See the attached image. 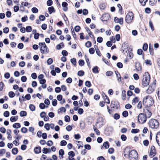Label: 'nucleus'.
Wrapping results in <instances>:
<instances>
[{
	"instance_id": "obj_55",
	"label": "nucleus",
	"mask_w": 160,
	"mask_h": 160,
	"mask_svg": "<svg viewBox=\"0 0 160 160\" xmlns=\"http://www.w3.org/2000/svg\"><path fill=\"white\" fill-rule=\"evenodd\" d=\"M103 40V38L102 37H99L97 38V41L99 43H101L102 42Z\"/></svg>"
},
{
	"instance_id": "obj_32",
	"label": "nucleus",
	"mask_w": 160,
	"mask_h": 160,
	"mask_svg": "<svg viewBox=\"0 0 160 160\" xmlns=\"http://www.w3.org/2000/svg\"><path fill=\"white\" fill-rule=\"evenodd\" d=\"M148 0H139V2L142 5L144 6L146 4V2L148 1Z\"/></svg>"
},
{
	"instance_id": "obj_28",
	"label": "nucleus",
	"mask_w": 160,
	"mask_h": 160,
	"mask_svg": "<svg viewBox=\"0 0 160 160\" xmlns=\"http://www.w3.org/2000/svg\"><path fill=\"white\" fill-rule=\"evenodd\" d=\"M63 43H61L60 44L56 46V48L57 49H60L62 48V47H63Z\"/></svg>"
},
{
	"instance_id": "obj_53",
	"label": "nucleus",
	"mask_w": 160,
	"mask_h": 160,
	"mask_svg": "<svg viewBox=\"0 0 160 160\" xmlns=\"http://www.w3.org/2000/svg\"><path fill=\"white\" fill-rule=\"evenodd\" d=\"M148 48V45L147 43H144L142 49L143 50H147Z\"/></svg>"
},
{
	"instance_id": "obj_40",
	"label": "nucleus",
	"mask_w": 160,
	"mask_h": 160,
	"mask_svg": "<svg viewBox=\"0 0 160 160\" xmlns=\"http://www.w3.org/2000/svg\"><path fill=\"white\" fill-rule=\"evenodd\" d=\"M65 121L66 122H69L70 121V117L66 115L65 117Z\"/></svg>"
},
{
	"instance_id": "obj_4",
	"label": "nucleus",
	"mask_w": 160,
	"mask_h": 160,
	"mask_svg": "<svg viewBox=\"0 0 160 160\" xmlns=\"http://www.w3.org/2000/svg\"><path fill=\"white\" fill-rule=\"evenodd\" d=\"M159 126L158 122L156 119H151L149 121V126L152 128L156 129Z\"/></svg>"
},
{
	"instance_id": "obj_3",
	"label": "nucleus",
	"mask_w": 160,
	"mask_h": 160,
	"mask_svg": "<svg viewBox=\"0 0 160 160\" xmlns=\"http://www.w3.org/2000/svg\"><path fill=\"white\" fill-rule=\"evenodd\" d=\"M128 157L130 160H136L138 157V153L135 150H132L129 153Z\"/></svg>"
},
{
	"instance_id": "obj_61",
	"label": "nucleus",
	"mask_w": 160,
	"mask_h": 160,
	"mask_svg": "<svg viewBox=\"0 0 160 160\" xmlns=\"http://www.w3.org/2000/svg\"><path fill=\"white\" fill-rule=\"evenodd\" d=\"M52 1L51 0H48L47 3V5L48 6H50L52 5Z\"/></svg>"
},
{
	"instance_id": "obj_30",
	"label": "nucleus",
	"mask_w": 160,
	"mask_h": 160,
	"mask_svg": "<svg viewBox=\"0 0 160 160\" xmlns=\"http://www.w3.org/2000/svg\"><path fill=\"white\" fill-rule=\"evenodd\" d=\"M132 51H130L128 52L127 56L130 58H132L133 57V54L132 52Z\"/></svg>"
},
{
	"instance_id": "obj_22",
	"label": "nucleus",
	"mask_w": 160,
	"mask_h": 160,
	"mask_svg": "<svg viewBox=\"0 0 160 160\" xmlns=\"http://www.w3.org/2000/svg\"><path fill=\"white\" fill-rule=\"evenodd\" d=\"M48 10L49 14H51L52 12H54L55 11L53 7H51L48 8Z\"/></svg>"
},
{
	"instance_id": "obj_2",
	"label": "nucleus",
	"mask_w": 160,
	"mask_h": 160,
	"mask_svg": "<svg viewBox=\"0 0 160 160\" xmlns=\"http://www.w3.org/2000/svg\"><path fill=\"white\" fill-rule=\"evenodd\" d=\"M153 103V100L150 96H146L143 98V104L146 106L150 107Z\"/></svg>"
},
{
	"instance_id": "obj_36",
	"label": "nucleus",
	"mask_w": 160,
	"mask_h": 160,
	"mask_svg": "<svg viewBox=\"0 0 160 160\" xmlns=\"http://www.w3.org/2000/svg\"><path fill=\"white\" fill-rule=\"evenodd\" d=\"M139 130L138 129H133L131 130V132L132 133H138Z\"/></svg>"
},
{
	"instance_id": "obj_51",
	"label": "nucleus",
	"mask_w": 160,
	"mask_h": 160,
	"mask_svg": "<svg viewBox=\"0 0 160 160\" xmlns=\"http://www.w3.org/2000/svg\"><path fill=\"white\" fill-rule=\"evenodd\" d=\"M113 74V72L111 71H107L106 73V75L108 76H111Z\"/></svg>"
},
{
	"instance_id": "obj_42",
	"label": "nucleus",
	"mask_w": 160,
	"mask_h": 160,
	"mask_svg": "<svg viewBox=\"0 0 160 160\" xmlns=\"http://www.w3.org/2000/svg\"><path fill=\"white\" fill-rule=\"evenodd\" d=\"M9 96L10 98H12L15 96V93L13 92H9Z\"/></svg>"
},
{
	"instance_id": "obj_54",
	"label": "nucleus",
	"mask_w": 160,
	"mask_h": 160,
	"mask_svg": "<svg viewBox=\"0 0 160 160\" xmlns=\"http://www.w3.org/2000/svg\"><path fill=\"white\" fill-rule=\"evenodd\" d=\"M149 2L150 5H153L156 3L157 1L156 0H150Z\"/></svg>"
},
{
	"instance_id": "obj_18",
	"label": "nucleus",
	"mask_w": 160,
	"mask_h": 160,
	"mask_svg": "<svg viewBox=\"0 0 160 160\" xmlns=\"http://www.w3.org/2000/svg\"><path fill=\"white\" fill-rule=\"evenodd\" d=\"M11 130L10 129H8L7 132V134L8 135V139H11L12 136L11 135Z\"/></svg>"
},
{
	"instance_id": "obj_1",
	"label": "nucleus",
	"mask_w": 160,
	"mask_h": 160,
	"mask_svg": "<svg viewBox=\"0 0 160 160\" xmlns=\"http://www.w3.org/2000/svg\"><path fill=\"white\" fill-rule=\"evenodd\" d=\"M150 79V75L148 72L144 73L142 80V85L144 87L148 86L149 83Z\"/></svg>"
},
{
	"instance_id": "obj_34",
	"label": "nucleus",
	"mask_w": 160,
	"mask_h": 160,
	"mask_svg": "<svg viewBox=\"0 0 160 160\" xmlns=\"http://www.w3.org/2000/svg\"><path fill=\"white\" fill-rule=\"evenodd\" d=\"M99 7L101 10H104L105 8V4L104 3L101 4L99 5Z\"/></svg>"
},
{
	"instance_id": "obj_12",
	"label": "nucleus",
	"mask_w": 160,
	"mask_h": 160,
	"mask_svg": "<svg viewBox=\"0 0 160 160\" xmlns=\"http://www.w3.org/2000/svg\"><path fill=\"white\" fill-rule=\"evenodd\" d=\"M130 150L128 148H125L123 151V154L124 156L125 157H127L128 156V154H129V153L130 152Z\"/></svg>"
},
{
	"instance_id": "obj_20",
	"label": "nucleus",
	"mask_w": 160,
	"mask_h": 160,
	"mask_svg": "<svg viewBox=\"0 0 160 160\" xmlns=\"http://www.w3.org/2000/svg\"><path fill=\"white\" fill-rule=\"evenodd\" d=\"M85 29L90 37H91V35H92V37H94V36L92 34V32L90 31V30H89V29L88 28L86 27Z\"/></svg>"
},
{
	"instance_id": "obj_57",
	"label": "nucleus",
	"mask_w": 160,
	"mask_h": 160,
	"mask_svg": "<svg viewBox=\"0 0 160 160\" xmlns=\"http://www.w3.org/2000/svg\"><path fill=\"white\" fill-rule=\"evenodd\" d=\"M121 138L122 141H125L127 139V137L125 135L122 134L121 136Z\"/></svg>"
},
{
	"instance_id": "obj_64",
	"label": "nucleus",
	"mask_w": 160,
	"mask_h": 160,
	"mask_svg": "<svg viewBox=\"0 0 160 160\" xmlns=\"http://www.w3.org/2000/svg\"><path fill=\"white\" fill-rule=\"evenodd\" d=\"M3 115L5 117H8L9 115V112L8 111H6L4 112Z\"/></svg>"
},
{
	"instance_id": "obj_59",
	"label": "nucleus",
	"mask_w": 160,
	"mask_h": 160,
	"mask_svg": "<svg viewBox=\"0 0 160 160\" xmlns=\"http://www.w3.org/2000/svg\"><path fill=\"white\" fill-rule=\"evenodd\" d=\"M133 77L134 79L138 80L139 79V76L138 74L136 73L134 74L133 75Z\"/></svg>"
},
{
	"instance_id": "obj_17",
	"label": "nucleus",
	"mask_w": 160,
	"mask_h": 160,
	"mask_svg": "<svg viewBox=\"0 0 160 160\" xmlns=\"http://www.w3.org/2000/svg\"><path fill=\"white\" fill-rule=\"evenodd\" d=\"M122 50H128V47L127 43H123L122 46Z\"/></svg>"
},
{
	"instance_id": "obj_14",
	"label": "nucleus",
	"mask_w": 160,
	"mask_h": 160,
	"mask_svg": "<svg viewBox=\"0 0 160 160\" xmlns=\"http://www.w3.org/2000/svg\"><path fill=\"white\" fill-rule=\"evenodd\" d=\"M34 150L35 153L37 154L41 152V149L40 147H35Z\"/></svg>"
},
{
	"instance_id": "obj_26",
	"label": "nucleus",
	"mask_w": 160,
	"mask_h": 160,
	"mask_svg": "<svg viewBox=\"0 0 160 160\" xmlns=\"http://www.w3.org/2000/svg\"><path fill=\"white\" fill-rule=\"evenodd\" d=\"M136 68L138 71H140L141 70V67L139 63L136 64Z\"/></svg>"
},
{
	"instance_id": "obj_15",
	"label": "nucleus",
	"mask_w": 160,
	"mask_h": 160,
	"mask_svg": "<svg viewBox=\"0 0 160 160\" xmlns=\"http://www.w3.org/2000/svg\"><path fill=\"white\" fill-rule=\"evenodd\" d=\"M59 157L60 158H63V155L64 154V152L63 150L61 149L59 151Z\"/></svg>"
},
{
	"instance_id": "obj_11",
	"label": "nucleus",
	"mask_w": 160,
	"mask_h": 160,
	"mask_svg": "<svg viewBox=\"0 0 160 160\" xmlns=\"http://www.w3.org/2000/svg\"><path fill=\"white\" fill-rule=\"evenodd\" d=\"M40 50H47V47L44 42L39 43Z\"/></svg>"
},
{
	"instance_id": "obj_43",
	"label": "nucleus",
	"mask_w": 160,
	"mask_h": 160,
	"mask_svg": "<svg viewBox=\"0 0 160 160\" xmlns=\"http://www.w3.org/2000/svg\"><path fill=\"white\" fill-rule=\"evenodd\" d=\"M149 26L151 28L152 31L154 30V28L153 27L152 22L151 21H150L149 22Z\"/></svg>"
},
{
	"instance_id": "obj_37",
	"label": "nucleus",
	"mask_w": 160,
	"mask_h": 160,
	"mask_svg": "<svg viewBox=\"0 0 160 160\" xmlns=\"http://www.w3.org/2000/svg\"><path fill=\"white\" fill-rule=\"evenodd\" d=\"M84 71L82 70L79 71L78 73V75L79 76H82L84 75Z\"/></svg>"
},
{
	"instance_id": "obj_9",
	"label": "nucleus",
	"mask_w": 160,
	"mask_h": 160,
	"mask_svg": "<svg viewBox=\"0 0 160 160\" xmlns=\"http://www.w3.org/2000/svg\"><path fill=\"white\" fill-rule=\"evenodd\" d=\"M156 154L155 147L154 146H152L151 148V151L149 153L150 157H153Z\"/></svg>"
},
{
	"instance_id": "obj_49",
	"label": "nucleus",
	"mask_w": 160,
	"mask_h": 160,
	"mask_svg": "<svg viewBox=\"0 0 160 160\" xmlns=\"http://www.w3.org/2000/svg\"><path fill=\"white\" fill-rule=\"evenodd\" d=\"M26 31L27 32H30L32 31V28L30 26H28L26 27Z\"/></svg>"
},
{
	"instance_id": "obj_31",
	"label": "nucleus",
	"mask_w": 160,
	"mask_h": 160,
	"mask_svg": "<svg viewBox=\"0 0 160 160\" xmlns=\"http://www.w3.org/2000/svg\"><path fill=\"white\" fill-rule=\"evenodd\" d=\"M29 108L32 111H34L35 109V107L34 105L33 104H31L29 105Z\"/></svg>"
},
{
	"instance_id": "obj_29",
	"label": "nucleus",
	"mask_w": 160,
	"mask_h": 160,
	"mask_svg": "<svg viewBox=\"0 0 160 160\" xmlns=\"http://www.w3.org/2000/svg\"><path fill=\"white\" fill-rule=\"evenodd\" d=\"M18 152V149L17 148H13L12 150V152L13 154L15 155Z\"/></svg>"
},
{
	"instance_id": "obj_5",
	"label": "nucleus",
	"mask_w": 160,
	"mask_h": 160,
	"mask_svg": "<svg viewBox=\"0 0 160 160\" xmlns=\"http://www.w3.org/2000/svg\"><path fill=\"white\" fill-rule=\"evenodd\" d=\"M138 119L139 123L143 124L146 121V116L144 113H140L138 116Z\"/></svg>"
},
{
	"instance_id": "obj_8",
	"label": "nucleus",
	"mask_w": 160,
	"mask_h": 160,
	"mask_svg": "<svg viewBox=\"0 0 160 160\" xmlns=\"http://www.w3.org/2000/svg\"><path fill=\"white\" fill-rule=\"evenodd\" d=\"M110 15L108 13H105L102 15L101 20L102 21H107L110 18Z\"/></svg>"
},
{
	"instance_id": "obj_13",
	"label": "nucleus",
	"mask_w": 160,
	"mask_h": 160,
	"mask_svg": "<svg viewBox=\"0 0 160 160\" xmlns=\"http://www.w3.org/2000/svg\"><path fill=\"white\" fill-rule=\"evenodd\" d=\"M156 139L157 143L159 146H160V132H159L157 133Z\"/></svg>"
},
{
	"instance_id": "obj_16",
	"label": "nucleus",
	"mask_w": 160,
	"mask_h": 160,
	"mask_svg": "<svg viewBox=\"0 0 160 160\" xmlns=\"http://www.w3.org/2000/svg\"><path fill=\"white\" fill-rule=\"evenodd\" d=\"M115 73L116 75V77L118 79V82H120L121 80V77L120 74H119V72L118 71H115Z\"/></svg>"
},
{
	"instance_id": "obj_7",
	"label": "nucleus",
	"mask_w": 160,
	"mask_h": 160,
	"mask_svg": "<svg viewBox=\"0 0 160 160\" xmlns=\"http://www.w3.org/2000/svg\"><path fill=\"white\" fill-rule=\"evenodd\" d=\"M156 82V80H154L153 82L150 85L147 90V93H151L154 91L155 88Z\"/></svg>"
},
{
	"instance_id": "obj_60",
	"label": "nucleus",
	"mask_w": 160,
	"mask_h": 160,
	"mask_svg": "<svg viewBox=\"0 0 160 160\" xmlns=\"http://www.w3.org/2000/svg\"><path fill=\"white\" fill-rule=\"evenodd\" d=\"M46 107L45 105L43 103H41L39 104V107L41 109H44Z\"/></svg>"
},
{
	"instance_id": "obj_47",
	"label": "nucleus",
	"mask_w": 160,
	"mask_h": 160,
	"mask_svg": "<svg viewBox=\"0 0 160 160\" xmlns=\"http://www.w3.org/2000/svg\"><path fill=\"white\" fill-rule=\"evenodd\" d=\"M44 128L47 130H49L50 129L49 124L46 123L44 125Z\"/></svg>"
},
{
	"instance_id": "obj_62",
	"label": "nucleus",
	"mask_w": 160,
	"mask_h": 160,
	"mask_svg": "<svg viewBox=\"0 0 160 160\" xmlns=\"http://www.w3.org/2000/svg\"><path fill=\"white\" fill-rule=\"evenodd\" d=\"M31 77L33 79H36L37 78V75L35 73L33 72L31 74Z\"/></svg>"
},
{
	"instance_id": "obj_39",
	"label": "nucleus",
	"mask_w": 160,
	"mask_h": 160,
	"mask_svg": "<svg viewBox=\"0 0 160 160\" xmlns=\"http://www.w3.org/2000/svg\"><path fill=\"white\" fill-rule=\"evenodd\" d=\"M76 60L75 58H72L71 59V62L74 66L76 64Z\"/></svg>"
},
{
	"instance_id": "obj_44",
	"label": "nucleus",
	"mask_w": 160,
	"mask_h": 160,
	"mask_svg": "<svg viewBox=\"0 0 160 160\" xmlns=\"http://www.w3.org/2000/svg\"><path fill=\"white\" fill-rule=\"evenodd\" d=\"M68 154L69 156H71L72 157H74L75 156V153L72 151L69 152L68 153Z\"/></svg>"
},
{
	"instance_id": "obj_46",
	"label": "nucleus",
	"mask_w": 160,
	"mask_h": 160,
	"mask_svg": "<svg viewBox=\"0 0 160 160\" xmlns=\"http://www.w3.org/2000/svg\"><path fill=\"white\" fill-rule=\"evenodd\" d=\"M122 115L124 117H126L128 115V112L126 111H124L122 113Z\"/></svg>"
},
{
	"instance_id": "obj_58",
	"label": "nucleus",
	"mask_w": 160,
	"mask_h": 160,
	"mask_svg": "<svg viewBox=\"0 0 160 160\" xmlns=\"http://www.w3.org/2000/svg\"><path fill=\"white\" fill-rule=\"evenodd\" d=\"M145 63L147 65H151L152 64L151 61L150 60H145Z\"/></svg>"
},
{
	"instance_id": "obj_52",
	"label": "nucleus",
	"mask_w": 160,
	"mask_h": 160,
	"mask_svg": "<svg viewBox=\"0 0 160 160\" xmlns=\"http://www.w3.org/2000/svg\"><path fill=\"white\" fill-rule=\"evenodd\" d=\"M78 63L80 66H82L84 65V62L83 60H80L78 62Z\"/></svg>"
},
{
	"instance_id": "obj_50",
	"label": "nucleus",
	"mask_w": 160,
	"mask_h": 160,
	"mask_svg": "<svg viewBox=\"0 0 160 160\" xmlns=\"http://www.w3.org/2000/svg\"><path fill=\"white\" fill-rule=\"evenodd\" d=\"M60 145L61 146H65L67 144V142L65 140H62L61 142H60Z\"/></svg>"
},
{
	"instance_id": "obj_38",
	"label": "nucleus",
	"mask_w": 160,
	"mask_h": 160,
	"mask_svg": "<svg viewBox=\"0 0 160 160\" xmlns=\"http://www.w3.org/2000/svg\"><path fill=\"white\" fill-rule=\"evenodd\" d=\"M31 10L33 13H36L38 12V9L34 7L32 8Z\"/></svg>"
},
{
	"instance_id": "obj_23",
	"label": "nucleus",
	"mask_w": 160,
	"mask_h": 160,
	"mask_svg": "<svg viewBox=\"0 0 160 160\" xmlns=\"http://www.w3.org/2000/svg\"><path fill=\"white\" fill-rule=\"evenodd\" d=\"M139 101L138 98L136 97L132 101V104L133 105H134L137 102Z\"/></svg>"
},
{
	"instance_id": "obj_56",
	"label": "nucleus",
	"mask_w": 160,
	"mask_h": 160,
	"mask_svg": "<svg viewBox=\"0 0 160 160\" xmlns=\"http://www.w3.org/2000/svg\"><path fill=\"white\" fill-rule=\"evenodd\" d=\"M117 66L119 68H121L123 67V65L121 62H118L117 64Z\"/></svg>"
},
{
	"instance_id": "obj_19",
	"label": "nucleus",
	"mask_w": 160,
	"mask_h": 160,
	"mask_svg": "<svg viewBox=\"0 0 160 160\" xmlns=\"http://www.w3.org/2000/svg\"><path fill=\"white\" fill-rule=\"evenodd\" d=\"M13 127L15 128H18L21 127V125L19 123H16L13 124Z\"/></svg>"
},
{
	"instance_id": "obj_48",
	"label": "nucleus",
	"mask_w": 160,
	"mask_h": 160,
	"mask_svg": "<svg viewBox=\"0 0 160 160\" xmlns=\"http://www.w3.org/2000/svg\"><path fill=\"white\" fill-rule=\"evenodd\" d=\"M85 85L87 87H90L91 86V83L90 82L88 81H86L85 82Z\"/></svg>"
},
{
	"instance_id": "obj_25",
	"label": "nucleus",
	"mask_w": 160,
	"mask_h": 160,
	"mask_svg": "<svg viewBox=\"0 0 160 160\" xmlns=\"http://www.w3.org/2000/svg\"><path fill=\"white\" fill-rule=\"evenodd\" d=\"M93 129L94 131L96 133V134L98 135H100V132L99 130L95 127L94 126H93Z\"/></svg>"
},
{
	"instance_id": "obj_41",
	"label": "nucleus",
	"mask_w": 160,
	"mask_h": 160,
	"mask_svg": "<svg viewBox=\"0 0 160 160\" xmlns=\"http://www.w3.org/2000/svg\"><path fill=\"white\" fill-rule=\"evenodd\" d=\"M27 131V129L25 127H23L21 129V132L23 133H26Z\"/></svg>"
},
{
	"instance_id": "obj_27",
	"label": "nucleus",
	"mask_w": 160,
	"mask_h": 160,
	"mask_svg": "<svg viewBox=\"0 0 160 160\" xmlns=\"http://www.w3.org/2000/svg\"><path fill=\"white\" fill-rule=\"evenodd\" d=\"M27 112L25 111H21L20 113V115L21 117H22L27 115Z\"/></svg>"
},
{
	"instance_id": "obj_21",
	"label": "nucleus",
	"mask_w": 160,
	"mask_h": 160,
	"mask_svg": "<svg viewBox=\"0 0 160 160\" xmlns=\"http://www.w3.org/2000/svg\"><path fill=\"white\" fill-rule=\"evenodd\" d=\"M93 72L95 73H98L99 72V71L98 70V67L97 66H95L92 69Z\"/></svg>"
},
{
	"instance_id": "obj_6",
	"label": "nucleus",
	"mask_w": 160,
	"mask_h": 160,
	"mask_svg": "<svg viewBox=\"0 0 160 160\" xmlns=\"http://www.w3.org/2000/svg\"><path fill=\"white\" fill-rule=\"evenodd\" d=\"M133 15L132 12H129L128 13L125 18V21L128 23H131L133 20Z\"/></svg>"
},
{
	"instance_id": "obj_33",
	"label": "nucleus",
	"mask_w": 160,
	"mask_h": 160,
	"mask_svg": "<svg viewBox=\"0 0 160 160\" xmlns=\"http://www.w3.org/2000/svg\"><path fill=\"white\" fill-rule=\"evenodd\" d=\"M122 99L123 100H125L126 98V94H125V91L123 90L122 92Z\"/></svg>"
},
{
	"instance_id": "obj_63",
	"label": "nucleus",
	"mask_w": 160,
	"mask_h": 160,
	"mask_svg": "<svg viewBox=\"0 0 160 160\" xmlns=\"http://www.w3.org/2000/svg\"><path fill=\"white\" fill-rule=\"evenodd\" d=\"M27 78L25 76H23L21 77V80L23 82H25L26 81Z\"/></svg>"
},
{
	"instance_id": "obj_45",
	"label": "nucleus",
	"mask_w": 160,
	"mask_h": 160,
	"mask_svg": "<svg viewBox=\"0 0 160 160\" xmlns=\"http://www.w3.org/2000/svg\"><path fill=\"white\" fill-rule=\"evenodd\" d=\"M52 62H53L52 59L51 58L48 59L47 62V63L48 65H50L52 63Z\"/></svg>"
},
{
	"instance_id": "obj_24",
	"label": "nucleus",
	"mask_w": 160,
	"mask_h": 160,
	"mask_svg": "<svg viewBox=\"0 0 160 160\" xmlns=\"http://www.w3.org/2000/svg\"><path fill=\"white\" fill-rule=\"evenodd\" d=\"M18 119V116H12L10 118V120L12 122L16 121Z\"/></svg>"
},
{
	"instance_id": "obj_10",
	"label": "nucleus",
	"mask_w": 160,
	"mask_h": 160,
	"mask_svg": "<svg viewBox=\"0 0 160 160\" xmlns=\"http://www.w3.org/2000/svg\"><path fill=\"white\" fill-rule=\"evenodd\" d=\"M114 20L116 23H119L121 25L123 23V19L122 18H121L119 19L117 17H115L114 18Z\"/></svg>"
},
{
	"instance_id": "obj_35",
	"label": "nucleus",
	"mask_w": 160,
	"mask_h": 160,
	"mask_svg": "<svg viewBox=\"0 0 160 160\" xmlns=\"http://www.w3.org/2000/svg\"><path fill=\"white\" fill-rule=\"evenodd\" d=\"M103 146L106 149H107L109 147V145L108 144V142L107 141L105 142H104L103 144Z\"/></svg>"
}]
</instances>
